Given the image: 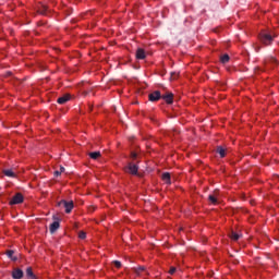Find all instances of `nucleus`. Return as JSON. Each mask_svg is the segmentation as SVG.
<instances>
[{"mask_svg": "<svg viewBox=\"0 0 279 279\" xmlns=\"http://www.w3.org/2000/svg\"><path fill=\"white\" fill-rule=\"evenodd\" d=\"M24 276L23 270H21V268H14L12 271V278L13 279H22Z\"/></svg>", "mask_w": 279, "mask_h": 279, "instance_id": "obj_8", "label": "nucleus"}, {"mask_svg": "<svg viewBox=\"0 0 279 279\" xmlns=\"http://www.w3.org/2000/svg\"><path fill=\"white\" fill-rule=\"evenodd\" d=\"M259 40L264 44V45H271V40H274V37H271V35L269 34H262L259 36Z\"/></svg>", "mask_w": 279, "mask_h": 279, "instance_id": "obj_6", "label": "nucleus"}, {"mask_svg": "<svg viewBox=\"0 0 279 279\" xmlns=\"http://www.w3.org/2000/svg\"><path fill=\"white\" fill-rule=\"evenodd\" d=\"M59 172L64 173V167H60Z\"/></svg>", "mask_w": 279, "mask_h": 279, "instance_id": "obj_28", "label": "nucleus"}, {"mask_svg": "<svg viewBox=\"0 0 279 279\" xmlns=\"http://www.w3.org/2000/svg\"><path fill=\"white\" fill-rule=\"evenodd\" d=\"M178 77V74L175 72H171V80H175Z\"/></svg>", "mask_w": 279, "mask_h": 279, "instance_id": "obj_26", "label": "nucleus"}, {"mask_svg": "<svg viewBox=\"0 0 279 279\" xmlns=\"http://www.w3.org/2000/svg\"><path fill=\"white\" fill-rule=\"evenodd\" d=\"M161 178L166 184H171V174L169 172L162 173Z\"/></svg>", "mask_w": 279, "mask_h": 279, "instance_id": "obj_15", "label": "nucleus"}, {"mask_svg": "<svg viewBox=\"0 0 279 279\" xmlns=\"http://www.w3.org/2000/svg\"><path fill=\"white\" fill-rule=\"evenodd\" d=\"M216 151L219 154L220 158H226V148L223 146H217Z\"/></svg>", "mask_w": 279, "mask_h": 279, "instance_id": "obj_14", "label": "nucleus"}, {"mask_svg": "<svg viewBox=\"0 0 279 279\" xmlns=\"http://www.w3.org/2000/svg\"><path fill=\"white\" fill-rule=\"evenodd\" d=\"M255 50H256L257 52L260 51V47L256 48Z\"/></svg>", "mask_w": 279, "mask_h": 279, "instance_id": "obj_29", "label": "nucleus"}, {"mask_svg": "<svg viewBox=\"0 0 279 279\" xmlns=\"http://www.w3.org/2000/svg\"><path fill=\"white\" fill-rule=\"evenodd\" d=\"M124 170L126 171V173L136 175L138 173V166L136 163L130 162L129 166Z\"/></svg>", "mask_w": 279, "mask_h": 279, "instance_id": "obj_5", "label": "nucleus"}, {"mask_svg": "<svg viewBox=\"0 0 279 279\" xmlns=\"http://www.w3.org/2000/svg\"><path fill=\"white\" fill-rule=\"evenodd\" d=\"M88 156H89V158H92V160H97L98 158L101 157V153L100 151H94V153H89Z\"/></svg>", "mask_w": 279, "mask_h": 279, "instance_id": "obj_17", "label": "nucleus"}, {"mask_svg": "<svg viewBox=\"0 0 279 279\" xmlns=\"http://www.w3.org/2000/svg\"><path fill=\"white\" fill-rule=\"evenodd\" d=\"M169 274H170L171 276H173V274H175V267H171L170 270H169Z\"/></svg>", "mask_w": 279, "mask_h": 279, "instance_id": "obj_25", "label": "nucleus"}, {"mask_svg": "<svg viewBox=\"0 0 279 279\" xmlns=\"http://www.w3.org/2000/svg\"><path fill=\"white\" fill-rule=\"evenodd\" d=\"M220 62H222V64H227V62H230V56L223 54V56L220 58Z\"/></svg>", "mask_w": 279, "mask_h": 279, "instance_id": "obj_20", "label": "nucleus"}, {"mask_svg": "<svg viewBox=\"0 0 279 279\" xmlns=\"http://www.w3.org/2000/svg\"><path fill=\"white\" fill-rule=\"evenodd\" d=\"M54 221L50 225V234H56L60 229V220L58 217L53 216Z\"/></svg>", "mask_w": 279, "mask_h": 279, "instance_id": "obj_4", "label": "nucleus"}, {"mask_svg": "<svg viewBox=\"0 0 279 279\" xmlns=\"http://www.w3.org/2000/svg\"><path fill=\"white\" fill-rule=\"evenodd\" d=\"M272 62H276V59H272Z\"/></svg>", "mask_w": 279, "mask_h": 279, "instance_id": "obj_30", "label": "nucleus"}, {"mask_svg": "<svg viewBox=\"0 0 279 279\" xmlns=\"http://www.w3.org/2000/svg\"><path fill=\"white\" fill-rule=\"evenodd\" d=\"M113 265H114V267H117V269H121V262L113 260Z\"/></svg>", "mask_w": 279, "mask_h": 279, "instance_id": "obj_23", "label": "nucleus"}, {"mask_svg": "<svg viewBox=\"0 0 279 279\" xmlns=\"http://www.w3.org/2000/svg\"><path fill=\"white\" fill-rule=\"evenodd\" d=\"M161 99H165L166 104H173V94H166L161 96Z\"/></svg>", "mask_w": 279, "mask_h": 279, "instance_id": "obj_12", "label": "nucleus"}, {"mask_svg": "<svg viewBox=\"0 0 279 279\" xmlns=\"http://www.w3.org/2000/svg\"><path fill=\"white\" fill-rule=\"evenodd\" d=\"M54 175L58 178V175H62V172L61 171H54Z\"/></svg>", "mask_w": 279, "mask_h": 279, "instance_id": "obj_27", "label": "nucleus"}, {"mask_svg": "<svg viewBox=\"0 0 279 279\" xmlns=\"http://www.w3.org/2000/svg\"><path fill=\"white\" fill-rule=\"evenodd\" d=\"M136 58H137V60H145V58H146L145 49L138 48L136 50Z\"/></svg>", "mask_w": 279, "mask_h": 279, "instance_id": "obj_10", "label": "nucleus"}, {"mask_svg": "<svg viewBox=\"0 0 279 279\" xmlns=\"http://www.w3.org/2000/svg\"><path fill=\"white\" fill-rule=\"evenodd\" d=\"M26 278H27V279H38V278L36 277V275L34 274V270L32 269V267H28V268L26 269Z\"/></svg>", "mask_w": 279, "mask_h": 279, "instance_id": "obj_13", "label": "nucleus"}, {"mask_svg": "<svg viewBox=\"0 0 279 279\" xmlns=\"http://www.w3.org/2000/svg\"><path fill=\"white\" fill-rule=\"evenodd\" d=\"M137 157H138V155L136 153H131L132 160H136Z\"/></svg>", "mask_w": 279, "mask_h": 279, "instance_id": "obj_24", "label": "nucleus"}, {"mask_svg": "<svg viewBox=\"0 0 279 279\" xmlns=\"http://www.w3.org/2000/svg\"><path fill=\"white\" fill-rule=\"evenodd\" d=\"M217 197H219L218 190L214 191V193L208 196V201L215 205V204H217Z\"/></svg>", "mask_w": 279, "mask_h": 279, "instance_id": "obj_9", "label": "nucleus"}, {"mask_svg": "<svg viewBox=\"0 0 279 279\" xmlns=\"http://www.w3.org/2000/svg\"><path fill=\"white\" fill-rule=\"evenodd\" d=\"M70 99H71V95L66 94L62 97H59L57 102L62 106V105L66 104V101H70Z\"/></svg>", "mask_w": 279, "mask_h": 279, "instance_id": "obj_11", "label": "nucleus"}, {"mask_svg": "<svg viewBox=\"0 0 279 279\" xmlns=\"http://www.w3.org/2000/svg\"><path fill=\"white\" fill-rule=\"evenodd\" d=\"M78 238H81L82 240L86 239V232L80 231L78 232Z\"/></svg>", "mask_w": 279, "mask_h": 279, "instance_id": "obj_22", "label": "nucleus"}, {"mask_svg": "<svg viewBox=\"0 0 279 279\" xmlns=\"http://www.w3.org/2000/svg\"><path fill=\"white\" fill-rule=\"evenodd\" d=\"M133 271L142 278H147V276H149V272L147 271V268H145V266H138L137 268H133Z\"/></svg>", "mask_w": 279, "mask_h": 279, "instance_id": "obj_2", "label": "nucleus"}, {"mask_svg": "<svg viewBox=\"0 0 279 279\" xmlns=\"http://www.w3.org/2000/svg\"><path fill=\"white\" fill-rule=\"evenodd\" d=\"M24 199H25V198L23 197V194L16 193V194L12 197V199L10 201V206H14V205H16V204H23Z\"/></svg>", "mask_w": 279, "mask_h": 279, "instance_id": "obj_3", "label": "nucleus"}, {"mask_svg": "<svg viewBox=\"0 0 279 279\" xmlns=\"http://www.w3.org/2000/svg\"><path fill=\"white\" fill-rule=\"evenodd\" d=\"M3 174L7 175V178H16V173H14L12 169L3 170Z\"/></svg>", "mask_w": 279, "mask_h": 279, "instance_id": "obj_16", "label": "nucleus"}, {"mask_svg": "<svg viewBox=\"0 0 279 279\" xmlns=\"http://www.w3.org/2000/svg\"><path fill=\"white\" fill-rule=\"evenodd\" d=\"M230 239L232 241H239V239H241V234L234 232V231H231V233L229 234Z\"/></svg>", "mask_w": 279, "mask_h": 279, "instance_id": "obj_18", "label": "nucleus"}, {"mask_svg": "<svg viewBox=\"0 0 279 279\" xmlns=\"http://www.w3.org/2000/svg\"><path fill=\"white\" fill-rule=\"evenodd\" d=\"M58 206H62L63 208H65V213L69 215L71 213V210H73L74 208V204H73V201H60L58 203Z\"/></svg>", "mask_w": 279, "mask_h": 279, "instance_id": "obj_1", "label": "nucleus"}, {"mask_svg": "<svg viewBox=\"0 0 279 279\" xmlns=\"http://www.w3.org/2000/svg\"><path fill=\"white\" fill-rule=\"evenodd\" d=\"M38 12L39 14H43V15L47 14V5L41 4L38 9Z\"/></svg>", "mask_w": 279, "mask_h": 279, "instance_id": "obj_19", "label": "nucleus"}, {"mask_svg": "<svg viewBox=\"0 0 279 279\" xmlns=\"http://www.w3.org/2000/svg\"><path fill=\"white\" fill-rule=\"evenodd\" d=\"M162 98L160 90L153 92L148 95L149 101H159Z\"/></svg>", "mask_w": 279, "mask_h": 279, "instance_id": "obj_7", "label": "nucleus"}, {"mask_svg": "<svg viewBox=\"0 0 279 279\" xmlns=\"http://www.w3.org/2000/svg\"><path fill=\"white\" fill-rule=\"evenodd\" d=\"M7 256L11 258V260H16V257H14V251H7Z\"/></svg>", "mask_w": 279, "mask_h": 279, "instance_id": "obj_21", "label": "nucleus"}]
</instances>
